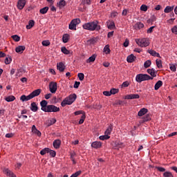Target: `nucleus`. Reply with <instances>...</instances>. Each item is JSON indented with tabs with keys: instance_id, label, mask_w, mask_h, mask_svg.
Segmentation results:
<instances>
[{
	"instance_id": "obj_1",
	"label": "nucleus",
	"mask_w": 177,
	"mask_h": 177,
	"mask_svg": "<svg viewBox=\"0 0 177 177\" xmlns=\"http://www.w3.org/2000/svg\"><path fill=\"white\" fill-rule=\"evenodd\" d=\"M83 28L88 31H99L101 30L102 27L99 25V21L95 20L83 24Z\"/></svg>"
},
{
	"instance_id": "obj_2",
	"label": "nucleus",
	"mask_w": 177,
	"mask_h": 177,
	"mask_svg": "<svg viewBox=\"0 0 177 177\" xmlns=\"http://www.w3.org/2000/svg\"><path fill=\"white\" fill-rule=\"evenodd\" d=\"M41 94V89H37L33 91L30 95H23L20 97V100L21 102H28V100H31V99H34V97H36V96H39Z\"/></svg>"
},
{
	"instance_id": "obj_3",
	"label": "nucleus",
	"mask_w": 177,
	"mask_h": 177,
	"mask_svg": "<svg viewBox=\"0 0 177 177\" xmlns=\"http://www.w3.org/2000/svg\"><path fill=\"white\" fill-rule=\"evenodd\" d=\"M77 99V95L75 93L70 95L68 97H66L62 102L61 106L62 107H66V106L70 104H73L74 102H75V100Z\"/></svg>"
},
{
	"instance_id": "obj_4",
	"label": "nucleus",
	"mask_w": 177,
	"mask_h": 177,
	"mask_svg": "<svg viewBox=\"0 0 177 177\" xmlns=\"http://www.w3.org/2000/svg\"><path fill=\"white\" fill-rule=\"evenodd\" d=\"M136 42L137 45L141 48H146V46H149V45H150L149 38L136 39Z\"/></svg>"
},
{
	"instance_id": "obj_5",
	"label": "nucleus",
	"mask_w": 177,
	"mask_h": 177,
	"mask_svg": "<svg viewBox=\"0 0 177 177\" xmlns=\"http://www.w3.org/2000/svg\"><path fill=\"white\" fill-rule=\"evenodd\" d=\"M149 80H153V77L147 74H138L136 77V81L137 82H143V81H149Z\"/></svg>"
},
{
	"instance_id": "obj_6",
	"label": "nucleus",
	"mask_w": 177,
	"mask_h": 177,
	"mask_svg": "<svg viewBox=\"0 0 177 177\" xmlns=\"http://www.w3.org/2000/svg\"><path fill=\"white\" fill-rule=\"evenodd\" d=\"M60 111V108L55 106V105H48V107L44 111L45 113H57Z\"/></svg>"
},
{
	"instance_id": "obj_7",
	"label": "nucleus",
	"mask_w": 177,
	"mask_h": 177,
	"mask_svg": "<svg viewBox=\"0 0 177 177\" xmlns=\"http://www.w3.org/2000/svg\"><path fill=\"white\" fill-rule=\"evenodd\" d=\"M49 91L51 93H56L57 91V83L55 82H50L49 83Z\"/></svg>"
},
{
	"instance_id": "obj_8",
	"label": "nucleus",
	"mask_w": 177,
	"mask_h": 177,
	"mask_svg": "<svg viewBox=\"0 0 177 177\" xmlns=\"http://www.w3.org/2000/svg\"><path fill=\"white\" fill-rule=\"evenodd\" d=\"M124 143L120 142V141H116L114 143L113 147L114 149H115L116 150H120V149H122L123 147H124Z\"/></svg>"
},
{
	"instance_id": "obj_9",
	"label": "nucleus",
	"mask_w": 177,
	"mask_h": 177,
	"mask_svg": "<svg viewBox=\"0 0 177 177\" xmlns=\"http://www.w3.org/2000/svg\"><path fill=\"white\" fill-rule=\"evenodd\" d=\"M26 6V0H19L17 2V8L21 10Z\"/></svg>"
},
{
	"instance_id": "obj_10",
	"label": "nucleus",
	"mask_w": 177,
	"mask_h": 177,
	"mask_svg": "<svg viewBox=\"0 0 177 177\" xmlns=\"http://www.w3.org/2000/svg\"><path fill=\"white\" fill-rule=\"evenodd\" d=\"M31 131L32 133H34L35 135H37V136H39V138H41L42 133H41V131H39V130L37 129V127H35V125L32 126Z\"/></svg>"
},
{
	"instance_id": "obj_11",
	"label": "nucleus",
	"mask_w": 177,
	"mask_h": 177,
	"mask_svg": "<svg viewBox=\"0 0 177 177\" xmlns=\"http://www.w3.org/2000/svg\"><path fill=\"white\" fill-rule=\"evenodd\" d=\"M102 142L95 141L91 143V147H93V149H100V147H102Z\"/></svg>"
},
{
	"instance_id": "obj_12",
	"label": "nucleus",
	"mask_w": 177,
	"mask_h": 177,
	"mask_svg": "<svg viewBox=\"0 0 177 177\" xmlns=\"http://www.w3.org/2000/svg\"><path fill=\"white\" fill-rule=\"evenodd\" d=\"M140 97V95H139V94H129V95H125L124 99L132 100V99H139Z\"/></svg>"
},
{
	"instance_id": "obj_13",
	"label": "nucleus",
	"mask_w": 177,
	"mask_h": 177,
	"mask_svg": "<svg viewBox=\"0 0 177 177\" xmlns=\"http://www.w3.org/2000/svg\"><path fill=\"white\" fill-rule=\"evenodd\" d=\"M3 172L5 175H6V176L16 177V176L13 174V172L12 171L9 170V169H4L3 170Z\"/></svg>"
},
{
	"instance_id": "obj_14",
	"label": "nucleus",
	"mask_w": 177,
	"mask_h": 177,
	"mask_svg": "<svg viewBox=\"0 0 177 177\" xmlns=\"http://www.w3.org/2000/svg\"><path fill=\"white\" fill-rule=\"evenodd\" d=\"M40 105H41L42 111H46V110L48 109V101L45 100H42L40 102Z\"/></svg>"
},
{
	"instance_id": "obj_15",
	"label": "nucleus",
	"mask_w": 177,
	"mask_h": 177,
	"mask_svg": "<svg viewBox=\"0 0 177 177\" xmlns=\"http://www.w3.org/2000/svg\"><path fill=\"white\" fill-rule=\"evenodd\" d=\"M106 26L109 30H115V24L113 21H108L106 22Z\"/></svg>"
},
{
	"instance_id": "obj_16",
	"label": "nucleus",
	"mask_w": 177,
	"mask_h": 177,
	"mask_svg": "<svg viewBox=\"0 0 177 177\" xmlns=\"http://www.w3.org/2000/svg\"><path fill=\"white\" fill-rule=\"evenodd\" d=\"M57 68L60 71L61 73H63L64 71V69L66 68V66H64V64L63 62H59L57 64Z\"/></svg>"
},
{
	"instance_id": "obj_17",
	"label": "nucleus",
	"mask_w": 177,
	"mask_h": 177,
	"mask_svg": "<svg viewBox=\"0 0 177 177\" xmlns=\"http://www.w3.org/2000/svg\"><path fill=\"white\" fill-rule=\"evenodd\" d=\"M148 111L149 110L147 109L142 108L138 111V117H143L145 114H147Z\"/></svg>"
},
{
	"instance_id": "obj_18",
	"label": "nucleus",
	"mask_w": 177,
	"mask_h": 177,
	"mask_svg": "<svg viewBox=\"0 0 177 177\" xmlns=\"http://www.w3.org/2000/svg\"><path fill=\"white\" fill-rule=\"evenodd\" d=\"M147 52L151 56H153L154 57H161V56H160V53L156 52L154 50H148Z\"/></svg>"
},
{
	"instance_id": "obj_19",
	"label": "nucleus",
	"mask_w": 177,
	"mask_h": 177,
	"mask_svg": "<svg viewBox=\"0 0 177 177\" xmlns=\"http://www.w3.org/2000/svg\"><path fill=\"white\" fill-rule=\"evenodd\" d=\"M24 50H26V46H19L15 48V52H17V53H23Z\"/></svg>"
},
{
	"instance_id": "obj_20",
	"label": "nucleus",
	"mask_w": 177,
	"mask_h": 177,
	"mask_svg": "<svg viewBox=\"0 0 177 177\" xmlns=\"http://www.w3.org/2000/svg\"><path fill=\"white\" fill-rule=\"evenodd\" d=\"M56 118H50L48 119L46 122V125H47V127H50V125H53V124H56Z\"/></svg>"
},
{
	"instance_id": "obj_21",
	"label": "nucleus",
	"mask_w": 177,
	"mask_h": 177,
	"mask_svg": "<svg viewBox=\"0 0 177 177\" xmlns=\"http://www.w3.org/2000/svg\"><path fill=\"white\" fill-rule=\"evenodd\" d=\"M127 60L128 63H133V62L136 60V57L133 54H131L127 57Z\"/></svg>"
},
{
	"instance_id": "obj_22",
	"label": "nucleus",
	"mask_w": 177,
	"mask_h": 177,
	"mask_svg": "<svg viewBox=\"0 0 177 177\" xmlns=\"http://www.w3.org/2000/svg\"><path fill=\"white\" fill-rule=\"evenodd\" d=\"M147 73L148 74H150V75H151L153 78L154 77H157V71H156L154 68L147 69Z\"/></svg>"
},
{
	"instance_id": "obj_23",
	"label": "nucleus",
	"mask_w": 177,
	"mask_h": 177,
	"mask_svg": "<svg viewBox=\"0 0 177 177\" xmlns=\"http://www.w3.org/2000/svg\"><path fill=\"white\" fill-rule=\"evenodd\" d=\"M53 145L55 149H59L60 147V145H62V141L60 140H55L53 142Z\"/></svg>"
},
{
	"instance_id": "obj_24",
	"label": "nucleus",
	"mask_w": 177,
	"mask_h": 177,
	"mask_svg": "<svg viewBox=\"0 0 177 177\" xmlns=\"http://www.w3.org/2000/svg\"><path fill=\"white\" fill-rule=\"evenodd\" d=\"M103 52L104 53H105V55H110L111 50H110V45L107 44L104 47L103 49Z\"/></svg>"
},
{
	"instance_id": "obj_25",
	"label": "nucleus",
	"mask_w": 177,
	"mask_h": 177,
	"mask_svg": "<svg viewBox=\"0 0 177 177\" xmlns=\"http://www.w3.org/2000/svg\"><path fill=\"white\" fill-rule=\"evenodd\" d=\"M161 86H162V81L158 80L154 86L155 91H158Z\"/></svg>"
},
{
	"instance_id": "obj_26",
	"label": "nucleus",
	"mask_w": 177,
	"mask_h": 177,
	"mask_svg": "<svg viewBox=\"0 0 177 177\" xmlns=\"http://www.w3.org/2000/svg\"><path fill=\"white\" fill-rule=\"evenodd\" d=\"M96 60V55H91L88 59H86V63H93Z\"/></svg>"
},
{
	"instance_id": "obj_27",
	"label": "nucleus",
	"mask_w": 177,
	"mask_h": 177,
	"mask_svg": "<svg viewBox=\"0 0 177 177\" xmlns=\"http://www.w3.org/2000/svg\"><path fill=\"white\" fill-rule=\"evenodd\" d=\"M69 39H70V35L64 34L62 36V41H63L64 44H67V42H68Z\"/></svg>"
},
{
	"instance_id": "obj_28",
	"label": "nucleus",
	"mask_w": 177,
	"mask_h": 177,
	"mask_svg": "<svg viewBox=\"0 0 177 177\" xmlns=\"http://www.w3.org/2000/svg\"><path fill=\"white\" fill-rule=\"evenodd\" d=\"M58 5V8L59 9H63V8H64V6H66V1L64 0H61L57 3Z\"/></svg>"
},
{
	"instance_id": "obj_29",
	"label": "nucleus",
	"mask_w": 177,
	"mask_h": 177,
	"mask_svg": "<svg viewBox=\"0 0 177 177\" xmlns=\"http://www.w3.org/2000/svg\"><path fill=\"white\" fill-rule=\"evenodd\" d=\"M30 110L32 111H38V106H37V104L35 102H32L30 105Z\"/></svg>"
},
{
	"instance_id": "obj_30",
	"label": "nucleus",
	"mask_w": 177,
	"mask_h": 177,
	"mask_svg": "<svg viewBox=\"0 0 177 177\" xmlns=\"http://www.w3.org/2000/svg\"><path fill=\"white\" fill-rule=\"evenodd\" d=\"M34 24H35V22L34 21V20H30L28 21V24L26 26L27 30H31Z\"/></svg>"
},
{
	"instance_id": "obj_31",
	"label": "nucleus",
	"mask_w": 177,
	"mask_h": 177,
	"mask_svg": "<svg viewBox=\"0 0 177 177\" xmlns=\"http://www.w3.org/2000/svg\"><path fill=\"white\" fill-rule=\"evenodd\" d=\"M112 131H113V127L111 126H109L105 131L104 135H106L107 136H110V135H111Z\"/></svg>"
},
{
	"instance_id": "obj_32",
	"label": "nucleus",
	"mask_w": 177,
	"mask_h": 177,
	"mask_svg": "<svg viewBox=\"0 0 177 177\" xmlns=\"http://www.w3.org/2000/svg\"><path fill=\"white\" fill-rule=\"evenodd\" d=\"M172 10H174V6H167L165 8L164 12H165V13H171V12H172Z\"/></svg>"
},
{
	"instance_id": "obj_33",
	"label": "nucleus",
	"mask_w": 177,
	"mask_h": 177,
	"mask_svg": "<svg viewBox=\"0 0 177 177\" xmlns=\"http://www.w3.org/2000/svg\"><path fill=\"white\" fill-rule=\"evenodd\" d=\"M151 66V60L148 59L144 63L145 68H149Z\"/></svg>"
},
{
	"instance_id": "obj_34",
	"label": "nucleus",
	"mask_w": 177,
	"mask_h": 177,
	"mask_svg": "<svg viewBox=\"0 0 177 177\" xmlns=\"http://www.w3.org/2000/svg\"><path fill=\"white\" fill-rule=\"evenodd\" d=\"M61 52L64 53V55H70V50H68L66 47L61 48Z\"/></svg>"
},
{
	"instance_id": "obj_35",
	"label": "nucleus",
	"mask_w": 177,
	"mask_h": 177,
	"mask_svg": "<svg viewBox=\"0 0 177 177\" xmlns=\"http://www.w3.org/2000/svg\"><path fill=\"white\" fill-rule=\"evenodd\" d=\"M48 10H49V7H44V8L40 9L39 12L41 15H45V14L48 13Z\"/></svg>"
},
{
	"instance_id": "obj_36",
	"label": "nucleus",
	"mask_w": 177,
	"mask_h": 177,
	"mask_svg": "<svg viewBox=\"0 0 177 177\" xmlns=\"http://www.w3.org/2000/svg\"><path fill=\"white\" fill-rule=\"evenodd\" d=\"M156 63L158 68H162V62L161 59H156Z\"/></svg>"
},
{
	"instance_id": "obj_37",
	"label": "nucleus",
	"mask_w": 177,
	"mask_h": 177,
	"mask_svg": "<svg viewBox=\"0 0 177 177\" xmlns=\"http://www.w3.org/2000/svg\"><path fill=\"white\" fill-rule=\"evenodd\" d=\"M15 99H16V97H15V96H13V95H10V96H8V97H6L5 98V100H6V102H13Z\"/></svg>"
},
{
	"instance_id": "obj_38",
	"label": "nucleus",
	"mask_w": 177,
	"mask_h": 177,
	"mask_svg": "<svg viewBox=\"0 0 177 177\" xmlns=\"http://www.w3.org/2000/svg\"><path fill=\"white\" fill-rule=\"evenodd\" d=\"M110 138V136H107L104 134V136H101L99 137L100 140H107Z\"/></svg>"
},
{
	"instance_id": "obj_39",
	"label": "nucleus",
	"mask_w": 177,
	"mask_h": 177,
	"mask_svg": "<svg viewBox=\"0 0 177 177\" xmlns=\"http://www.w3.org/2000/svg\"><path fill=\"white\" fill-rule=\"evenodd\" d=\"M71 22L77 26L78 24H80V23H81V20L80 19H74Z\"/></svg>"
},
{
	"instance_id": "obj_40",
	"label": "nucleus",
	"mask_w": 177,
	"mask_h": 177,
	"mask_svg": "<svg viewBox=\"0 0 177 177\" xmlns=\"http://www.w3.org/2000/svg\"><path fill=\"white\" fill-rule=\"evenodd\" d=\"M46 153H49V148H44V149H42L40 151V154L41 156H45V154H46Z\"/></svg>"
},
{
	"instance_id": "obj_41",
	"label": "nucleus",
	"mask_w": 177,
	"mask_h": 177,
	"mask_svg": "<svg viewBox=\"0 0 177 177\" xmlns=\"http://www.w3.org/2000/svg\"><path fill=\"white\" fill-rule=\"evenodd\" d=\"M4 63H5V64H10V63H12V58L9 56L7 57L5 59Z\"/></svg>"
},
{
	"instance_id": "obj_42",
	"label": "nucleus",
	"mask_w": 177,
	"mask_h": 177,
	"mask_svg": "<svg viewBox=\"0 0 177 177\" xmlns=\"http://www.w3.org/2000/svg\"><path fill=\"white\" fill-rule=\"evenodd\" d=\"M149 9V7H147V6L142 4L140 6V10H142V12H147V10Z\"/></svg>"
},
{
	"instance_id": "obj_43",
	"label": "nucleus",
	"mask_w": 177,
	"mask_h": 177,
	"mask_svg": "<svg viewBox=\"0 0 177 177\" xmlns=\"http://www.w3.org/2000/svg\"><path fill=\"white\" fill-rule=\"evenodd\" d=\"M41 45H43V46H49V45H50V41H49V40H44L41 42Z\"/></svg>"
},
{
	"instance_id": "obj_44",
	"label": "nucleus",
	"mask_w": 177,
	"mask_h": 177,
	"mask_svg": "<svg viewBox=\"0 0 177 177\" xmlns=\"http://www.w3.org/2000/svg\"><path fill=\"white\" fill-rule=\"evenodd\" d=\"M163 177H174V175H172V173L169 171H165L163 174Z\"/></svg>"
},
{
	"instance_id": "obj_45",
	"label": "nucleus",
	"mask_w": 177,
	"mask_h": 177,
	"mask_svg": "<svg viewBox=\"0 0 177 177\" xmlns=\"http://www.w3.org/2000/svg\"><path fill=\"white\" fill-rule=\"evenodd\" d=\"M12 38L14 41H15V42H19V41H20V37H19L17 35H12Z\"/></svg>"
},
{
	"instance_id": "obj_46",
	"label": "nucleus",
	"mask_w": 177,
	"mask_h": 177,
	"mask_svg": "<svg viewBox=\"0 0 177 177\" xmlns=\"http://www.w3.org/2000/svg\"><path fill=\"white\" fill-rule=\"evenodd\" d=\"M85 118H86V116H85V114H83L81 116V119L79 121L80 125H81L82 124H84V121H85Z\"/></svg>"
},
{
	"instance_id": "obj_47",
	"label": "nucleus",
	"mask_w": 177,
	"mask_h": 177,
	"mask_svg": "<svg viewBox=\"0 0 177 177\" xmlns=\"http://www.w3.org/2000/svg\"><path fill=\"white\" fill-rule=\"evenodd\" d=\"M129 85H130L129 82L126 81L122 84L121 87L122 88H128V86H129Z\"/></svg>"
},
{
	"instance_id": "obj_48",
	"label": "nucleus",
	"mask_w": 177,
	"mask_h": 177,
	"mask_svg": "<svg viewBox=\"0 0 177 177\" xmlns=\"http://www.w3.org/2000/svg\"><path fill=\"white\" fill-rule=\"evenodd\" d=\"M119 91L118 88H112L111 89V95H115L116 93H118Z\"/></svg>"
},
{
	"instance_id": "obj_49",
	"label": "nucleus",
	"mask_w": 177,
	"mask_h": 177,
	"mask_svg": "<svg viewBox=\"0 0 177 177\" xmlns=\"http://www.w3.org/2000/svg\"><path fill=\"white\" fill-rule=\"evenodd\" d=\"M69 30H77V26L72 22L69 24Z\"/></svg>"
},
{
	"instance_id": "obj_50",
	"label": "nucleus",
	"mask_w": 177,
	"mask_h": 177,
	"mask_svg": "<svg viewBox=\"0 0 177 177\" xmlns=\"http://www.w3.org/2000/svg\"><path fill=\"white\" fill-rule=\"evenodd\" d=\"M48 153L51 157H56V151L49 149Z\"/></svg>"
},
{
	"instance_id": "obj_51",
	"label": "nucleus",
	"mask_w": 177,
	"mask_h": 177,
	"mask_svg": "<svg viewBox=\"0 0 177 177\" xmlns=\"http://www.w3.org/2000/svg\"><path fill=\"white\" fill-rule=\"evenodd\" d=\"M77 77H78L80 81H84V73H78Z\"/></svg>"
},
{
	"instance_id": "obj_52",
	"label": "nucleus",
	"mask_w": 177,
	"mask_h": 177,
	"mask_svg": "<svg viewBox=\"0 0 177 177\" xmlns=\"http://www.w3.org/2000/svg\"><path fill=\"white\" fill-rule=\"evenodd\" d=\"M169 68L171 71H174V72L176 71V66L175 64H170Z\"/></svg>"
},
{
	"instance_id": "obj_53",
	"label": "nucleus",
	"mask_w": 177,
	"mask_h": 177,
	"mask_svg": "<svg viewBox=\"0 0 177 177\" xmlns=\"http://www.w3.org/2000/svg\"><path fill=\"white\" fill-rule=\"evenodd\" d=\"M151 120V118H150V115H147L146 116H145L143 118V121L145 122H147V121H150Z\"/></svg>"
},
{
	"instance_id": "obj_54",
	"label": "nucleus",
	"mask_w": 177,
	"mask_h": 177,
	"mask_svg": "<svg viewBox=\"0 0 177 177\" xmlns=\"http://www.w3.org/2000/svg\"><path fill=\"white\" fill-rule=\"evenodd\" d=\"M136 26V27H138V28H139V30H140V28H143L145 27V25L140 22H138Z\"/></svg>"
},
{
	"instance_id": "obj_55",
	"label": "nucleus",
	"mask_w": 177,
	"mask_h": 177,
	"mask_svg": "<svg viewBox=\"0 0 177 177\" xmlns=\"http://www.w3.org/2000/svg\"><path fill=\"white\" fill-rule=\"evenodd\" d=\"M171 32H173V34H175L176 35H177V26H174L171 28Z\"/></svg>"
},
{
	"instance_id": "obj_56",
	"label": "nucleus",
	"mask_w": 177,
	"mask_h": 177,
	"mask_svg": "<svg viewBox=\"0 0 177 177\" xmlns=\"http://www.w3.org/2000/svg\"><path fill=\"white\" fill-rule=\"evenodd\" d=\"M82 173L81 171H76L75 174H72L71 177H78L80 174Z\"/></svg>"
},
{
	"instance_id": "obj_57",
	"label": "nucleus",
	"mask_w": 177,
	"mask_h": 177,
	"mask_svg": "<svg viewBox=\"0 0 177 177\" xmlns=\"http://www.w3.org/2000/svg\"><path fill=\"white\" fill-rule=\"evenodd\" d=\"M156 169L159 171V172H165V168L161 167H156Z\"/></svg>"
},
{
	"instance_id": "obj_58",
	"label": "nucleus",
	"mask_w": 177,
	"mask_h": 177,
	"mask_svg": "<svg viewBox=\"0 0 177 177\" xmlns=\"http://www.w3.org/2000/svg\"><path fill=\"white\" fill-rule=\"evenodd\" d=\"M83 5H91V0H82Z\"/></svg>"
},
{
	"instance_id": "obj_59",
	"label": "nucleus",
	"mask_w": 177,
	"mask_h": 177,
	"mask_svg": "<svg viewBox=\"0 0 177 177\" xmlns=\"http://www.w3.org/2000/svg\"><path fill=\"white\" fill-rule=\"evenodd\" d=\"M123 45H124V48H127V46H129V40H128V39H127L125 40V41L124 42Z\"/></svg>"
},
{
	"instance_id": "obj_60",
	"label": "nucleus",
	"mask_w": 177,
	"mask_h": 177,
	"mask_svg": "<svg viewBox=\"0 0 177 177\" xmlns=\"http://www.w3.org/2000/svg\"><path fill=\"white\" fill-rule=\"evenodd\" d=\"M96 42V39L95 38H91L88 40V44H95Z\"/></svg>"
},
{
	"instance_id": "obj_61",
	"label": "nucleus",
	"mask_w": 177,
	"mask_h": 177,
	"mask_svg": "<svg viewBox=\"0 0 177 177\" xmlns=\"http://www.w3.org/2000/svg\"><path fill=\"white\" fill-rule=\"evenodd\" d=\"M103 95L104 96H111V91H104Z\"/></svg>"
},
{
	"instance_id": "obj_62",
	"label": "nucleus",
	"mask_w": 177,
	"mask_h": 177,
	"mask_svg": "<svg viewBox=\"0 0 177 177\" xmlns=\"http://www.w3.org/2000/svg\"><path fill=\"white\" fill-rule=\"evenodd\" d=\"M74 114L75 115H80V114H82L83 115V114H85V113H84V111H75Z\"/></svg>"
},
{
	"instance_id": "obj_63",
	"label": "nucleus",
	"mask_w": 177,
	"mask_h": 177,
	"mask_svg": "<svg viewBox=\"0 0 177 177\" xmlns=\"http://www.w3.org/2000/svg\"><path fill=\"white\" fill-rule=\"evenodd\" d=\"M155 26H151L147 30V33L148 34H151L153 32V30H154Z\"/></svg>"
},
{
	"instance_id": "obj_64",
	"label": "nucleus",
	"mask_w": 177,
	"mask_h": 177,
	"mask_svg": "<svg viewBox=\"0 0 177 177\" xmlns=\"http://www.w3.org/2000/svg\"><path fill=\"white\" fill-rule=\"evenodd\" d=\"M80 84L81 83L80 82H75L73 85V88H79Z\"/></svg>"
}]
</instances>
